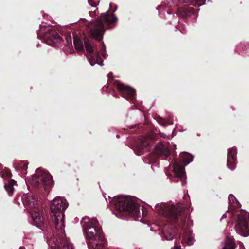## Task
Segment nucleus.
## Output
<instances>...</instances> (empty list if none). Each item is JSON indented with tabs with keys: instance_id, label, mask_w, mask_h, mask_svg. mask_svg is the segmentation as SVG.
<instances>
[{
	"instance_id": "nucleus-4",
	"label": "nucleus",
	"mask_w": 249,
	"mask_h": 249,
	"mask_svg": "<svg viewBox=\"0 0 249 249\" xmlns=\"http://www.w3.org/2000/svg\"><path fill=\"white\" fill-rule=\"evenodd\" d=\"M68 206L66 199L57 197L53 200L50 206V218L53 221L55 230L60 231L61 233L65 231L64 211Z\"/></svg>"
},
{
	"instance_id": "nucleus-21",
	"label": "nucleus",
	"mask_w": 249,
	"mask_h": 249,
	"mask_svg": "<svg viewBox=\"0 0 249 249\" xmlns=\"http://www.w3.org/2000/svg\"><path fill=\"white\" fill-rule=\"evenodd\" d=\"M237 149L236 148H231L228 151V157L229 159L232 160H236Z\"/></svg>"
},
{
	"instance_id": "nucleus-18",
	"label": "nucleus",
	"mask_w": 249,
	"mask_h": 249,
	"mask_svg": "<svg viewBox=\"0 0 249 249\" xmlns=\"http://www.w3.org/2000/svg\"><path fill=\"white\" fill-rule=\"evenodd\" d=\"M16 184V181L13 179H11L9 180L8 183L5 184L4 188L5 190L7 191L9 196H12L13 192L14 191V188L13 186Z\"/></svg>"
},
{
	"instance_id": "nucleus-32",
	"label": "nucleus",
	"mask_w": 249,
	"mask_h": 249,
	"mask_svg": "<svg viewBox=\"0 0 249 249\" xmlns=\"http://www.w3.org/2000/svg\"><path fill=\"white\" fill-rule=\"evenodd\" d=\"M51 249H60L58 247H56L55 246H52Z\"/></svg>"
},
{
	"instance_id": "nucleus-23",
	"label": "nucleus",
	"mask_w": 249,
	"mask_h": 249,
	"mask_svg": "<svg viewBox=\"0 0 249 249\" xmlns=\"http://www.w3.org/2000/svg\"><path fill=\"white\" fill-rule=\"evenodd\" d=\"M1 176L4 179H9L12 177V173L9 170L6 169L2 172Z\"/></svg>"
},
{
	"instance_id": "nucleus-14",
	"label": "nucleus",
	"mask_w": 249,
	"mask_h": 249,
	"mask_svg": "<svg viewBox=\"0 0 249 249\" xmlns=\"http://www.w3.org/2000/svg\"><path fill=\"white\" fill-rule=\"evenodd\" d=\"M199 9H195L192 7H180L178 9V14L183 18H187L192 15L197 16V11Z\"/></svg>"
},
{
	"instance_id": "nucleus-13",
	"label": "nucleus",
	"mask_w": 249,
	"mask_h": 249,
	"mask_svg": "<svg viewBox=\"0 0 249 249\" xmlns=\"http://www.w3.org/2000/svg\"><path fill=\"white\" fill-rule=\"evenodd\" d=\"M43 37L50 43H58L62 40L59 34L52 27H47L43 33Z\"/></svg>"
},
{
	"instance_id": "nucleus-2",
	"label": "nucleus",
	"mask_w": 249,
	"mask_h": 249,
	"mask_svg": "<svg viewBox=\"0 0 249 249\" xmlns=\"http://www.w3.org/2000/svg\"><path fill=\"white\" fill-rule=\"evenodd\" d=\"M171 224L166 225L162 229V237L167 240L173 239L178 231L177 227L183 229L186 223L187 215L184 210L179 206L172 205L166 207L163 212Z\"/></svg>"
},
{
	"instance_id": "nucleus-25",
	"label": "nucleus",
	"mask_w": 249,
	"mask_h": 249,
	"mask_svg": "<svg viewBox=\"0 0 249 249\" xmlns=\"http://www.w3.org/2000/svg\"><path fill=\"white\" fill-rule=\"evenodd\" d=\"M63 248L64 249H73L74 246L71 243L66 241L64 243Z\"/></svg>"
},
{
	"instance_id": "nucleus-17",
	"label": "nucleus",
	"mask_w": 249,
	"mask_h": 249,
	"mask_svg": "<svg viewBox=\"0 0 249 249\" xmlns=\"http://www.w3.org/2000/svg\"><path fill=\"white\" fill-rule=\"evenodd\" d=\"M179 157L180 160L182 161L185 166L188 165L193 159V156L187 152L181 153L179 155Z\"/></svg>"
},
{
	"instance_id": "nucleus-8",
	"label": "nucleus",
	"mask_w": 249,
	"mask_h": 249,
	"mask_svg": "<svg viewBox=\"0 0 249 249\" xmlns=\"http://www.w3.org/2000/svg\"><path fill=\"white\" fill-rule=\"evenodd\" d=\"M52 177L49 173L41 172L37 169L36 173L29 180L30 184L35 188L42 189L47 191L52 184Z\"/></svg>"
},
{
	"instance_id": "nucleus-16",
	"label": "nucleus",
	"mask_w": 249,
	"mask_h": 249,
	"mask_svg": "<svg viewBox=\"0 0 249 249\" xmlns=\"http://www.w3.org/2000/svg\"><path fill=\"white\" fill-rule=\"evenodd\" d=\"M180 3H185L188 5H192L197 8L204 4L205 0H178Z\"/></svg>"
},
{
	"instance_id": "nucleus-20",
	"label": "nucleus",
	"mask_w": 249,
	"mask_h": 249,
	"mask_svg": "<svg viewBox=\"0 0 249 249\" xmlns=\"http://www.w3.org/2000/svg\"><path fill=\"white\" fill-rule=\"evenodd\" d=\"M14 167L17 170L20 171L23 174H25L28 168V163L25 161H20L14 164Z\"/></svg>"
},
{
	"instance_id": "nucleus-7",
	"label": "nucleus",
	"mask_w": 249,
	"mask_h": 249,
	"mask_svg": "<svg viewBox=\"0 0 249 249\" xmlns=\"http://www.w3.org/2000/svg\"><path fill=\"white\" fill-rule=\"evenodd\" d=\"M31 215L33 219L34 224L41 230L47 232L48 234L53 232L54 235V230H55L53 221L52 218H50V215L47 216V219L43 216L42 207L37 211L31 212Z\"/></svg>"
},
{
	"instance_id": "nucleus-34",
	"label": "nucleus",
	"mask_w": 249,
	"mask_h": 249,
	"mask_svg": "<svg viewBox=\"0 0 249 249\" xmlns=\"http://www.w3.org/2000/svg\"><path fill=\"white\" fill-rule=\"evenodd\" d=\"M89 13L91 16L94 14L92 12H89Z\"/></svg>"
},
{
	"instance_id": "nucleus-26",
	"label": "nucleus",
	"mask_w": 249,
	"mask_h": 249,
	"mask_svg": "<svg viewBox=\"0 0 249 249\" xmlns=\"http://www.w3.org/2000/svg\"><path fill=\"white\" fill-rule=\"evenodd\" d=\"M158 122L161 125H162V126H165L166 125L172 124V123H167V122L166 121H165L164 119H163L162 118H161L160 117H158Z\"/></svg>"
},
{
	"instance_id": "nucleus-22",
	"label": "nucleus",
	"mask_w": 249,
	"mask_h": 249,
	"mask_svg": "<svg viewBox=\"0 0 249 249\" xmlns=\"http://www.w3.org/2000/svg\"><path fill=\"white\" fill-rule=\"evenodd\" d=\"M235 161L236 160H232L227 158V165L229 169L233 170L235 168Z\"/></svg>"
},
{
	"instance_id": "nucleus-10",
	"label": "nucleus",
	"mask_w": 249,
	"mask_h": 249,
	"mask_svg": "<svg viewBox=\"0 0 249 249\" xmlns=\"http://www.w3.org/2000/svg\"><path fill=\"white\" fill-rule=\"evenodd\" d=\"M153 142L152 136H142L136 144L134 151L138 155H142L145 151L149 150L150 146L153 144Z\"/></svg>"
},
{
	"instance_id": "nucleus-5",
	"label": "nucleus",
	"mask_w": 249,
	"mask_h": 249,
	"mask_svg": "<svg viewBox=\"0 0 249 249\" xmlns=\"http://www.w3.org/2000/svg\"><path fill=\"white\" fill-rule=\"evenodd\" d=\"M229 210L231 217L235 222L234 228L237 233L246 237L249 235V215L243 210H235L234 206L230 204Z\"/></svg>"
},
{
	"instance_id": "nucleus-31",
	"label": "nucleus",
	"mask_w": 249,
	"mask_h": 249,
	"mask_svg": "<svg viewBox=\"0 0 249 249\" xmlns=\"http://www.w3.org/2000/svg\"><path fill=\"white\" fill-rule=\"evenodd\" d=\"M238 245L239 246L240 249H241L243 247H244V245H243V244L242 242L239 241L238 242Z\"/></svg>"
},
{
	"instance_id": "nucleus-1",
	"label": "nucleus",
	"mask_w": 249,
	"mask_h": 249,
	"mask_svg": "<svg viewBox=\"0 0 249 249\" xmlns=\"http://www.w3.org/2000/svg\"><path fill=\"white\" fill-rule=\"evenodd\" d=\"M117 20V18L114 14H110L107 11L88 24L87 27L90 36H85L82 39H80L77 36H74L73 43L76 50L84 52L85 46L86 50L89 53L87 58L91 66L96 63L100 65H103V60L99 53H93L92 39L94 38L99 42L101 41L107 29L106 26H108L110 24L116 22Z\"/></svg>"
},
{
	"instance_id": "nucleus-35",
	"label": "nucleus",
	"mask_w": 249,
	"mask_h": 249,
	"mask_svg": "<svg viewBox=\"0 0 249 249\" xmlns=\"http://www.w3.org/2000/svg\"><path fill=\"white\" fill-rule=\"evenodd\" d=\"M19 249H25V248L24 247L22 248V247H20Z\"/></svg>"
},
{
	"instance_id": "nucleus-12",
	"label": "nucleus",
	"mask_w": 249,
	"mask_h": 249,
	"mask_svg": "<svg viewBox=\"0 0 249 249\" xmlns=\"http://www.w3.org/2000/svg\"><path fill=\"white\" fill-rule=\"evenodd\" d=\"M155 153H151L149 154L146 158L145 161L147 162V159H149V162H152L155 160L157 155L160 156H168L170 154L169 149L164 144L159 143L155 147Z\"/></svg>"
},
{
	"instance_id": "nucleus-11",
	"label": "nucleus",
	"mask_w": 249,
	"mask_h": 249,
	"mask_svg": "<svg viewBox=\"0 0 249 249\" xmlns=\"http://www.w3.org/2000/svg\"><path fill=\"white\" fill-rule=\"evenodd\" d=\"M21 199L25 207L29 209L30 212L37 211L41 208L40 203L38 201V198L36 196L24 194L21 196Z\"/></svg>"
},
{
	"instance_id": "nucleus-28",
	"label": "nucleus",
	"mask_w": 249,
	"mask_h": 249,
	"mask_svg": "<svg viewBox=\"0 0 249 249\" xmlns=\"http://www.w3.org/2000/svg\"><path fill=\"white\" fill-rule=\"evenodd\" d=\"M88 3L92 7H95L97 6L96 3L94 1V0H88Z\"/></svg>"
},
{
	"instance_id": "nucleus-19",
	"label": "nucleus",
	"mask_w": 249,
	"mask_h": 249,
	"mask_svg": "<svg viewBox=\"0 0 249 249\" xmlns=\"http://www.w3.org/2000/svg\"><path fill=\"white\" fill-rule=\"evenodd\" d=\"M235 247L234 239L227 237L225 239V246L221 249H234Z\"/></svg>"
},
{
	"instance_id": "nucleus-15",
	"label": "nucleus",
	"mask_w": 249,
	"mask_h": 249,
	"mask_svg": "<svg viewBox=\"0 0 249 249\" xmlns=\"http://www.w3.org/2000/svg\"><path fill=\"white\" fill-rule=\"evenodd\" d=\"M173 172L175 176L179 178L182 182L185 178L184 167L180 165L177 162L175 161L173 165Z\"/></svg>"
},
{
	"instance_id": "nucleus-3",
	"label": "nucleus",
	"mask_w": 249,
	"mask_h": 249,
	"mask_svg": "<svg viewBox=\"0 0 249 249\" xmlns=\"http://www.w3.org/2000/svg\"><path fill=\"white\" fill-rule=\"evenodd\" d=\"M81 224L86 232L89 249H106L107 240L97 219L85 217L82 218Z\"/></svg>"
},
{
	"instance_id": "nucleus-9",
	"label": "nucleus",
	"mask_w": 249,
	"mask_h": 249,
	"mask_svg": "<svg viewBox=\"0 0 249 249\" xmlns=\"http://www.w3.org/2000/svg\"><path fill=\"white\" fill-rule=\"evenodd\" d=\"M113 87L117 89L123 97L132 103H135L136 90L134 88L122 84L118 80L113 82Z\"/></svg>"
},
{
	"instance_id": "nucleus-24",
	"label": "nucleus",
	"mask_w": 249,
	"mask_h": 249,
	"mask_svg": "<svg viewBox=\"0 0 249 249\" xmlns=\"http://www.w3.org/2000/svg\"><path fill=\"white\" fill-rule=\"evenodd\" d=\"M107 77H108V80L107 82V88H109V87H110V88H113L114 87L113 83L112 84V85H111V83H112L113 81V74H112V73L109 72L107 74Z\"/></svg>"
},
{
	"instance_id": "nucleus-29",
	"label": "nucleus",
	"mask_w": 249,
	"mask_h": 249,
	"mask_svg": "<svg viewBox=\"0 0 249 249\" xmlns=\"http://www.w3.org/2000/svg\"><path fill=\"white\" fill-rule=\"evenodd\" d=\"M193 238L189 237L187 238V245H191L192 244Z\"/></svg>"
},
{
	"instance_id": "nucleus-6",
	"label": "nucleus",
	"mask_w": 249,
	"mask_h": 249,
	"mask_svg": "<svg viewBox=\"0 0 249 249\" xmlns=\"http://www.w3.org/2000/svg\"><path fill=\"white\" fill-rule=\"evenodd\" d=\"M115 208L123 215L138 217L140 215V206L126 196L114 198Z\"/></svg>"
},
{
	"instance_id": "nucleus-27",
	"label": "nucleus",
	"mask_w": 249,
	"mask_h": 249,
	"mask_svg": "<svg viewBox=\"0 0 249 249\" xmlns=\"http://www.w3.org/2000/svg\"><path fill=\"white\" fill-rule=\"evenodd\" d=\"M66 40L68 45H72V41L71 35H67L66 37Z\"/></svg>"
},
{
	"instance_id": "nucleus-33",
	"label": "nucleus",
	"mask_w": 249,
	"mask_h": 249,
	"mask_svg": "<svg viewBox=\"0 0 249 249\" xmlns=\"http://www.w3.org/2000/svg\"><path fill=\"white\" fill-rule=\"evenodd\" d=\"M174 249H181V247L179 246L178 247L177 246L174 247Z\"/></svg>"
},
{
	"instance_id": "nucleus-30",
	"label": "nucleus",
	"mask_w": 249,
	"mask_h": 249,
	"mask_svg": "<svg viewBox=\"0 0 249 249\" xmlns=\"http://www.w3.org/2000/svg\"><path fill=\"white\" fill-rule=\"evenodd\" d=\"M228 199L230 202H231V200H233V199H235V198L233 195L231 194L229 196Z\"/></svg>"
}]
</instances>
